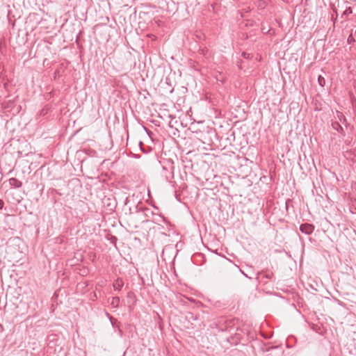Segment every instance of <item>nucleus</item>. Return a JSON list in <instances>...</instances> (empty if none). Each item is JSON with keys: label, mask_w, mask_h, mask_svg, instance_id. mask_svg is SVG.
Segmentation results:
<instances>
[{"label": "nucleus", "mask_w": 356, "mask_h": 356, "mask_svg": "<svg viewBox=\"0 0 356 356\" xmlns=\"http://www.w3.org/2000/svg\"><path fill=\"white\" fill-rule=\"evenodd\" d=\"M314 225L312 224L305 223L300 226V230L305 234H311L314 230Z\"/></svg>", "instance_id": "obj_1"}, {"label": "nucleus", "mask_w": 356, "mask_h": 356, "mask_svg": "<svg viewBox=\"0 0 356 356\" xmlns=\"http://www.w3.org/2000/svg\"><path fill=\"white\" fill-rule=\"evenodd\" d=\"M8 181L12 188H19L22 186V182L14 177L9 179Z\"/></svg>", "instance_id": "obj_2"}, {"label": "nucleus", "mask_w": 356, "mask_h": 356, "mask_svg": "<svg viewBox=\"0 0 356 356\" xmlns=\"http://www.w3.org/2000/svg\"><path fill=\"white\" fill-rule=\"evenodd\" d=\"M332 128L337 131L338 132L341 133L343 136L345 135L344 131L341 125L337 121L332 122Z\"/></svg>", "instance_id": "obj_3"}, {"label": "nucleus", "mask_w": 356, "mask_h": 356, "mask_svg": "<svg viewBox=\"0 0 356 356\" xmlns=\"http://www.w3.org/2000/svg\"><path fill=\"white\" fill-rule=\"evenodd\" d=\"M124 285V282L122 279L118 278L113 283V288L115 290L120 291Z\"/></svg>", "instance_id": "obj_4"}, {"label": "nucleus", "mask_w": 356, "mask_h": 356, "mask_svg": "<svg viewBox=\"0 0 356 356\" xmlns=\"http://www.w3.org/2000/svg\"><path fill=\"white\" fill-rule=\"evenodd\" d=\"M337 117L339 120L343 123L346 124V118L342 113L338 112Z\"/></svg>", "instance_id": "obj_5"}, {"label": "nucleus", "mask_w": 356, "mask_h": 356, "mask_svg": "<svg viewBox=\"0 0 356 356\" xmlns=\"http://www.w3.org/2000/svg\"><path fill=\"white\" fill-rule=\"evenodd\" d=\"M318 81L320 86H323L325 83V79L322 76H318Z\"/></svg>", "instance_id": "obj_6"}, {"label": "nucleus", "mask_w": 356, "mask_h": 356, "mask_svg": "<svg viewBox=\"0 0 356 356\" xmlns=\"http://www.w3.org/2000/svg\"><path fill=\"white\" fill-rule=\"evenodd\" d=\"M264 277H266V279L272 280L274 277V275L271 272H268L264 275Z\"/></svg>", "instance_id": "obj_7"}, {"label": "nucleus", "mask_w": 356, "mask_h": 356, "mask_svg": "<svg viewBox=\"0 0 356 356\" xmlns=\"http://www.w3.org/2000/svg\"><path fill=\"white\" fill-rule=\"evenodd\" d=\"M144 212H145V216H149V214L151 213V214H153V212L148 208H143V209H141Z\"/></svg>", "instance_id": "obj_8"}, {"label": "nucleus", "mask_w": 356, "mask_h": 356, "mask_svg": "<svg viewBox=\"0 0 356 356\" xmlns=\"http://www.w3.org/2000/svg\"><path fill=\"white\" fill-rule=\"evenodd\" d=\"M119 302H120V298H118V297L113 298V300L111 302L112 305H118L119 304Z\"/></svg>", "instance_id": "obj_9"}, {"label": "nucleus", "mask_w": 356, "mask_h": 356, "mask_svg": "<svg viewBox=\"0 0 356 356\" xmlns=\"http://www.w3.org/2000/svg\"><path fill=\"white\" fill-rule=\"evenodd\" d=\"M4 206V202L2 200L0 199V209H2Z\"/></svg>", "instance_id": "obj_10"}, {"label": "nucleus", "mask_w": 356, "mask_h": 356, "mask_svg": "<svg viewBox=\"0 0 356 356\" xmlns=\"http://www.w3.org/2000/svg\"><path fill=\"white\" fill-rule=\"evenodd\" d=\"M143 145V143L141 141H140L139 142V145H140V149H141L142 151H143V147H142Z\"/></svg>", "instance_id": "obj_11"}, {"label": "nucleus", "mask_w": 356, "mask_h": 356, "mask_svg": "<svg viewBox=\"0 0 356 356\" xmlns=\"http://www.w3.org/2000/svg\"><path fill=\"white\" fill-rule=\"evenodd\" d=\"M350 39H353L352 35H350V36H349V38H348V42H350Z\"/></svg>", "instance_id": "obj_12"}, {"label": "nucleus", "mask_w": 356, "mask_h": 356, "mask_svg": "<svg viewBox=\"0 0 356 356\" xmlns=\"http://www.w3.org/2000/svg\"><path fill=\"white\" fill-rule=\"evenodd\" d=\"M241 272L245 275V277H248V275L246 274H245L241 270Z\"/></svg>", "instance_id": "obj_13"}, {"label": "nucleus", "mask_w": 356, "mask_h": 356, "mask_svg": "<svg viewBox=\"0 0 356 356\" xmlns=\"http://www.w3.org/2000/svg\"><path fill=\"white\" fill-rule=\"evenodd\" d=\"M244 57H247L246 53H243Z\"/></svg>", "instance_id": "obj_14"}, {"label": "nucleus", "mask_w": 356, "mask_h": 356, "mask_svg": "<svg viewBox=\"0 0 356 356\" xmlns=\"http://www.w3.org/2000/svg\"><path fill=\"white\" fill-rule=\"evenodd\" d=\"M244 57H247L246 53H243Z\"/></svg>", "instance_id": "obj_15"}]
</instances>
